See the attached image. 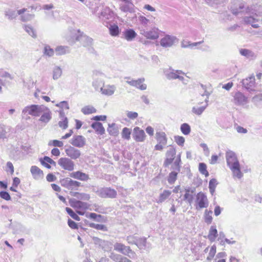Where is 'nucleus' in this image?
Segmentation results:
<instances>
[{"label":"nucleus","instance_id":"6","mask_svg":"<svg viewBox=\"0 0 262 262\" xmlns=\"http://www.w3.org/2000/svg\"><path fill=\"white\" fill-rule=\"evenodd\" d=\"M233 103L237 106L244 107L249 103V99L243 93L237 91L233 94Z\"/></svg>","mask_w":262,"mask_h":262},{"label":"nucleus","instance_id":"22","mask_svg":"<svg viewBox=\"0 0 262 262\" xmlns=\"http://www.w3.org/2000/svg\"><path fill=\"white\" fill-rule=\"evenodd\" d=\"M26 11L27 9L26 8L20 9L18 10L17 12L14 10L9 9L5 12V14L8 19L11 20L15 18L17 15H21L26 12Z\"/></svg>","mask_w":262,"mask_h":262},{"label":"nucleus","instance_id":"40","mask_svg":"<svg viewBox=\"0 0 262 262\" xmlns=\"http://www.w3.org/2000/svg\"><path fill=\"white\" fill-rule=\"evenodd\" d=\"M109 31L110 34L113 36H117L120 32L119 28L118 25L116 24L110 25L109 27Z\"/></svg>","mask_w":262,"mask_h":262},{"label":"nucleus","instance_id":"1","mask_svg":"<svg viewBox=\"0 0 262 262\" xmlns=\"http://www.w3.org/2000/svg\"><path fill=\"white\" fill-rule=\"evenodd\" d=\"M92 86L96 91H99L104 85V75L101 72L95 70L93 72Z\"/></svg>","mask_w":262,"mask_h":262},{"label":"nucleus","instance_id":"26","mask_svg":"<svg viewBox=\"0 0 262 262\" xmlns=\"http://www.w3.org/2000/svg\"><path fill=\"white\" fill-rule=\"evenodd\" d=\"M239 51L242 56L250 60H254L257 57L256 54L254 52L247 49H241Z\"/></svg>","mask_w":262,"mask_h":262},{"label":"nucleus","instance_id":"57","mask_svg":"<svg viewBox=\"0 0 262 262\" xmlns=\"http://www.w3.org/2000/svg\"><path fill=\"white\" fill-rule=\"evenodd\" d=\"M207 105L208 104H207L205 106H201L199 107H195L194 106L192 108V112L196 115H201L205 110Z\"/></svg>","mask_w":262,"mask_h":262},{"label":"nucleus","instance_id":"29","mask_svg":"<svg viewBox=\"0 0 262 262\" xmlns=\"http://www.w3.org/2000/svg\"><path fill=\"white\" fill-rule=\"evenodd\" d=\"M217 230L215 226H211L210 228L207 238L211 242H213L215 241L217 236Z\"/></svg>","mask_w":262,"mask_h":262},{"label":"nucleus","instance_id":"9","mask_svg":"<svg viewBox=\"0 0 262 262\" xmlns=\"http://www.w3.org/2000/svg\"><path fill=\"white\" fill-rule=\"evenodd\" d=\"M227 164L230 168H235L239 164L235 154L231 151L228 150L226 153Z\"/></svg>","mask_w":262,"mask_h":262},{"label":"nucleus","instance_id":"18","mask_svg":"<svg viewBox=\"0 0 262 262\" xmlns=\"http://www.w3.org/2000/svg\"><path fill=\"white\" fill-rule=\"evenodd\" d=\"M253 15L244 16L243 18L244 23L245 25H251L253 28L257 29L259 25L257 24L260 19L255 17Z\"/></svg>","mask_w":262,"mask_h":262},{"label":"nucleus","instance_id":"30","mask_svg":"<svg viewBox=\"0 0 262 262\" xmlns=\"http://www.w3.org/2000/svg\"><path fill=\"white\" fill-rule=\"evenodd\" d=\"M156 139L158 143L166 145L167 142V138L164 132H160L156 133Z\"/></svg>","mask_w":262,"mask_h":262},{"label":"nucleus","instance_id":"21","mask_svg":"<svg viewBox=\"0 0 262 262\" xmlns=\"http://www.w3.org/2000/svg\"><path fill=\"white\" fill-rule=\"evenodd\" d=\"M67 155L72 159L76 160L79 158L81 155L80 151L75 147L69 146L65 149Z\"/></svg>","mask_w":262,"mask_h":262},{"label":"nucleus","instance_id":"25","mask_svg":"<svg viewBox=\"0 0 262 262\" xmlns=\"http://www.w3.org/2000/svg\"><path fill=\"white\" fill-rule=\"evenodd\" d=\"M70 177L82 181H87L90 179L89 176L88 174L83 173L80 171L73 172L70 173Z\"/></svg>","mask_w":262,"mask_h":262},{"label":"nucleus","instance_id":"4","mask_svg":"<svg viewBox=\"0 0 262 262\" xmlns=\"http://www.w3.org/2000/svg\"><path fill=\"white\" fill-rule=\"evenodd\" d=\"M96 193L101 198L115 199L117 197V192L116 190L111 187H101L95 191Z\"/></svg>","mask_w":262,"mask_h":262},{"label":"nucleus","instance_id":"46","mask_svg":"<svg viewBox=\"0 0 262 262\" xmlns=\"http://www.w3.org/2000/svg\"><path fill=\"white\" fill-rule=\"evenodd\" d=\"M232 171L233 177H236L238 179H241L243 177V174L241 171L240 164L234 169L233 167L230 168Z\"/></svg>","mask_w":262,"mask_h":262},{"label":"nucleus","instance_id":"20","mask_svg":"<svg viewBox=\"0 0 262 262\" xmlns=\"http://www.w3.org/2000/svg\"><path fill=\"white\" fill-rule=\"evenodd\" d=\"M145 79L144 78H140L137 80H127L126 81V83L131 86L140 89V90H145L147 88V85L146 84L143 83Z\"/></svg>","mask_w":262,"mask_h":262},{"label":"nucleus","instance_id":"43","mask_svg":"<svg viewBox=\"0 0 262 262\" xmlns=\"http://www.w3.org/2000/svg\"><path fill=\"white\" fill-rule=\"evenodd\" d=\"M180 129L184 135H189L191 132V128L190 125L186 123H184L181 124Z\"/></svg>","mask_w":262,"mask_h":262},{"label":"nucleus","instance_id":"58","mask_svg":"<svg viewBox=\"0 0 262 262\" xmlns=\"http://www.w3.org/2000/svg\"><path fill=\"white\" fill-rule=\"evenodd\" d=\"M109 257L112 259L115 262H120V260H121L122 258L123 257V256L121 255H120L119 254H116L113 252H112Z\"/></svg>","mask_w":262,"mask_h":262},{"label":"nucleus","instance_id":"16","mask_svg":"<svg viewBox=\"0 0 262 262\" xmlns=\"http://www.w3.org/2000/svg\"><path fill=\"white\" fill-rule=\"evenodd\" d=\"M133 137L136 142H143L146 138L144 131L139 127H135L133 130Z\"/></svg>","mask_w":262,"mask_h":262},{"label":"nucleus","instance_id":"8","mask_svg":"<svg viewBox=\"0 0 262 262\" xmlns=\"http://www.w3.org/2000/svg\"><path fill=\"white\" fill-rule=\"evenodd\" d=\"M114 247L115 250L130 258H133L135 255V253L130 249V247L126 246L122 243H116Z\"/></svg>","mask_w":262,"mask_h":262},{"label":"nucleus","instance_id":"24","mask_svg":"<svg viewBox=\"0 0 262 262\" xmlns=\"http://www.w3.org/2000/svg\"><path fill=\"white\" fill-rule=\"evenodd\" d=\"M116 89V87L115 85H104V86L101 88L99 92L104 95L110 96L114 94Z\"/></svg>","mask_w":262,"mask_h":262},{"label":"nucleus","instance_id":"49","mask_svg":"<svg viewBox=\"0 0 262 262\" xmlns=\"http://www.w3.org/2000/svg\"><path fill=\"white\" fill-rule=\"evenodd\" d=\"M66 210L68 214L75 220L77 221H79L80 220V217L71 208L66 207Z\"/></svg>","mask_w":262,"mask_h":262},{"label":"nucleus","instance_id":"17","mask_svg":"<svg viewBox=\"0 0 262 262\" xmlns=\"http://www.w3.org/2000/svg\"><path fill=\"white\" fill-rule=\"evenodd\" d=\"M70 143L77 147H83L85 145V138L81 135H75L71 139Z\"/></svg>","mask_w":262,"mask_h":262},{"label":"nucleus","instance_id":"2","mask_svg":"<svg viewBox=\"0 0 262 262\" xmlns=\"http://www.w3.org/2000/svg\"><path fill=\"white\" fill-rule=\"evenodd\" d=\"M246 3L243 0H231L230 10L234 15H238L244 12L246 13Z\"/></svg>","mask_w":262,"mask_h":262},{"label":"nucleus","instance_id":"60","mask_svg":"<svg viewBox=\"0 0 262 262\" xmlns=\"http://www.w3.org/2000/svg\"><path fill=\"white\" fill-rule=\"evenodd\" d=\"M138 20L140 24L144 27H146L150 21L148 19L142 15L139 16Z\"/></svg>","mask_w":262,"mask_h":262},{"label":"nucleus","instance_id":"42","mask_svg":"<svg viewBox=\"0 0 262 262\" xmlns=\"http://www.w3.org/2000/svg\"><path fill=\"white\" fill-rule=\"evenodd\" d=\"M81 112L84 115L96 113V110L92 106L87 105L81 108Z\"/></svg>","mask_w":262,"mask_h":262},{"label":"nucleus","instance_id":"32","mask_svg":"<svg viewBox=\"0 0 262 262\" xmlns=\"http://www.w3.org/2000/svg\"><path fill=\"white\" fill-rule=\"evenodd\" d=\"M55 52L57 55L66 54L70 52L69 47L68 46H58L55 48Z\"/></svg>","mask_w":262,"mask_h":262},{"label":"nucleus","instance_id":"39","mask_svg":"<svg viewBox=\"0 0 262 262\" xmlns=\"http://www.w3.org/2000/svg\"><path fill=\"white\" fill-rule=\"evenodd\" d=\"M101 15L106 19H108L113 17V12L108 7H105L101 11Z\"/></svg>","mask_w":262,"mask_h":262},{"label":"nucleus","instance_id":"51","mask_svg":"<svg viewBox=\"0 0 262 262\" xmlns=\"http://www.w3.org/2000/svg\"><path fill=\"white\" fill-rule=\"evenodd\" d=\"M20 15V20L23 22H26L28 21H30L32 20L34 17V15L30 13H26L22 14Z\"/></svg>","mask_w":262,"mask_h":262},{"label":"nucleus","instance_id":"28","mask_svg":"<svg viewBox=\"0 0 262 262\" xmlns=\"http://www.w3.org/2000/svg\"><path fill=\"white\" fill-rule=\"evenodd\" d=\"M124 38L128 41H132L137 35L136 32L133 29H127L123 32Z\"/></svg>","mask_w":262,"mask_h":262},{"label":"nucleus","instance_id":"3","mask_svg":"<svg viewBox=\"0 0 262 262\" xmlns=\"http://www.w3.org/2000/svg\"><path fill=\"white\" fill-rule=\"evenodd\" d=\"M45 105L32 104L26 106L22 111V114L30 115L34 117H38L41 114Z\"/></svg>","mask_w":262,"mask_h":262},{"label":"nucleus","instance_id":"19","mask_svg":"<svg viewBox=\"0 0 262 262\" xmlns=\"http://www.w3.org/2000/svg\"><path fill=\"white\" fill-rule=\"evenodd\" d=\"M39 121L45 124L48 123L52 119V112L47 106H45L41 112Z\"/></svg>","mask_w":262,"mask_h":262},{"label":"nucleus","instance_id":"41","mask_svg":"<svg viewBox=\"0 0 262 262\" xmlns=\"http://www.w3.org/2000/svg\"><path fill=\"white\" fill-rule=\"evenodd\" d=\"M80 186L81 183L80 182L71 179L67 189L71 190H77Z\"/></svg>","mask_w":262,"mask_h":262},{"label":"nucleus","instance_id":"61","mask_svg":"<svg viewBox=\"0 0 262 262\" xmlns=\"http://www.w3.org/2000/svg\"><path fill=\"white\" fill-rule=\"evenodd\" d=\"M95 241L97 243V244H99V246L103 249H104V250H106V248H105V246H108V242L107 241H104V240H102L101 239H99L98 238H96V239L95 240Z\"/></svg>","mask_w":262,"mask_h":262},{"label":"nucleus","instance_id":"33","mask_svg":"<svg viewBox=\"0 0 262 262\" xmlns=\"http://www.w3.org/2000/svg\"><path fill=\"white\" fill-rule=\"evenodd\" d=\"M147 39L155 40L159 37V32L157 29L154 28L151 30L147 31V34L145 37Z\"/></svg>","mask_w":262,"mask_h":262},{"label":"nucleus","instance_id":"7","mask_svg":"<svg viewBox=\"0 0 262 262\" xmlns=\"http://www.w3.org/2000/svg\"><path fill=\"white\" fill-rule=\"evenodd\" d=\"M246 13L258 17L262 16V4L258 2L246 7Z\"/></svg>","mask_w":262,"mask_h":262},{"label":"nucleus","instance_id":"15","mask_svg":"<svg viewBox=\"0 0 262 262\" xmlns=\"http://www.w3.org/2000/svg\"><path fill=\"white\" fill-rule=\"evenodd\" d=\"M178 41L176 37L172 35H166L161 38L160 40V45L163 48H169Z\"/></svg>","mask_w":262,"mask_h":262},{"label":"nucleus","instance_id":"56","mask_svg":"<svg viewBox=\"0 0 262 262\" xmlns=\"http://www.w3.org/2000/svg\"><path fill=\"white\" fill-rule=\"evenodd\" d=\"M55 51L51 48V47L48 45H46L44 47V54L49 56L51 57L53 56L54 54Z\"/></svg>","mask_w":262,"mask_h":262},{"label":"nucleus","instance_id":"64","mask_svg":"<svg viewBox=\"0 0 262 262\" xmlns=\"http://www.w3.org/2000/svg\"><path fill=\"white\" fill-rule=\"evenodd\" d=\"M174 141L177 143V144L181 146H183L184 145L185 142V138L180 136H175L174 137Z\"/></svg>","mask_w":262,"mask_h":262},{"label":"nucleus","instance_id":"52","mask_svg":"<svg viewBox=\"0 0 262 262\" xmlns=\"http://www.w3.org/2000/svg\"><path fill=\"white\" fill-rule=\"evenodd\" d=\"M199 171L206 177L209 176V173L207 170V166L204 163H200L199 166Z\"/></svg>","mask_w":262,"mask_h":262},{"label":"nucleus","instance_id":"14","mask_svg":"<svg viewBox=\"0 0 262 262\" xmlns=\"http://www.w3.org/2000/svg\"><path fill=\"white\" fill-rule=\"evenodd\" d=\"M176 155V148L170 146L167 150L165 156L166 159L164 162V165L165 167L169 166L172 163Z\"/></svg>","mask_w":262,"mask_h":262},{"label":"nucleus","instance_id":"50","mask_svg":"<svg viewBox=\"0 0 262 262\" xmlns=\"http://www.w3.org/2000/svg\"><path fill=\"white\" fill-rule=\"evenodd\" d=\"M186 193H185L184 195V199L183 200L184 201H187L188 203L190 204H191L192 202L193 196L192 194H190L189 193L190 192V189H185Z\"/></svg>","mask_w":262,"mask_h":262},{"label":"nucleus","instance_id":"27","mask_svg":"<svg viewBox=\"0 0 262 262\" xmlns=\"http://www.w3.org/2000/svg\"><path fill=\"white\" fill-rule=\"evenodd\" d=\"M30 171L34 179L39 180L43 178V171L36 166H32L31 167Z\"/></svg>","mask_w":262,"mask_h":262},{"label":"nucleus","instance_id":"34","mask_svg":"<svg viewBox=\"0 0 262 262\" xmlns=\"http://www.w3.org/2000/svg\"><path fill=\"white\" fill-rule=\"evenodd\" d=\"M10 131V127L3 124H0V139H5Z\"/></svg>","mask_w":262,"mask_h":262},{"label":"nucleus","instance_id":"13","mask_svg":"<svg viewBox=\"0 0 262 262\" xmlns=\"http://www.w3.org/2000/svg\"><path fill=\"white\" fill-rule=\"evenodd\" d=\"M242 83L243 87L249 92L255 90V82L254 75H251L248 78L243 79Z\"/></svg>","mask_w":262,"mask_h":262},{"label":"nucleus","instance_id":"48","mask_svg":"<svg viewBox=\"0 0 262 262\" xmlns=\"http://www.w3.org/2000/svg\"><path fill=\"white\" fill-rule=\"evenodd\" d=\"M216 252V247L215 245H213L211 246L209 250V254L206 258V260L208 261H211L214 257V255H215Z\"/></svg>","mask_w":262,"mask_h":262},{"label":"nucleus","instance_id":"5","mask_svg":"<svg viewBox=\"0 0 262 262\" xmlns=\"http://www.w3.org/2000/svg\"><path fill=\"white\" fill-rule=\"evenodd\" d=\"M209 205V201L207 195L203 192H199L196 195L195 207L197 210L207 208Z\"/></svg>","mask_w":262,"mask_h":262},{"label":"nucleus","instance_id":"54","mask_svg":"<svg viewBox=\"0 0 262 262\" xmlns=\"http://www.w3.org/2000/svg\"><path fill=\"white\" fill-rule=\"evenodd\" d=\"M90 227L95 228L97 230H101L103 231H106L107 230V227L104 225L102 224L91 223L90 224Z\"/></svg>","mask_w":262,"mask_h":262},{"label":"nucleus","instance_id":"23","mask_svg":"<svg viewBox=\"0 0 262 262\" xmlns=\"http://www.w3.org/2000/svg\"><path fill=\"white\" fill-rule=\"evenodd\" d=\"M70 203L72 207L77 209L84 210L88 208V203L79 200L75 199L71 200Z\"/></svg>","mask_w":262,"mask_h":262},{"label":"nucleus","instance_id":"31","mask_svg":"<svg viewBox=\"0 0 262 262\" xmlns=\"http://www.w3.org/2000/svg\"><path fill=\"white\" fill-rule=\"evenodd\" d=\"M91 127L94 129L98 134L100 135L104 134L105 129L101 123L99 122H93L91 125Z\"/></svg>","mask_w":262,"mask_h":262},{"label":"nucleus","instance_id":"10","mask_svg":"<svg viewBox=\"0 0 262 262\" xmlns=\"http://www.w3.org/2000/svg\"><path fill=\"white\" fill-rule=\"evenodd\" d=\"M58 165L63 169L71 171L74 169V163L68 158H61L58 161Z\"/></svg>","mask_w":262,"mask_h":262},{"label":"nucleus","instance_id":"35","mask_svg":"<svg viewBox=\"0 0 262 262\" xmlns=\"http://www.w3.org/2000/svg\"><path fill=\"white\" fill-rule=\"evenodd\" d=\"M146 238L138 237L136 242V245L140 249H145L146 247Z\"/></svg>","mask_w":262,"mask_h":262},{"label":"nucleus","instance_id":"47","mask_svg":"<svg viewBox=\"0 0 262 262\" xmlns=\"http://www.w3.org/2000/svg\"><path fill=\"white\" fill-rule=\"evenodd\" d=\"M131 130L129 128L124 127L122 129L121 135L124 139L129 140L130 139Z\"/></svg>","mask_w":262,"mask_h":262},{"label":"nucleus","instance_id":"44","mask_svg":"<svg viewBox=\"0 0 262 262\" xmlns=\"http://www.w3.org/2000/svg\"><path fill=\"white\" fill-rule=\"evenodd\" d=\"M179 172L177 171H172L170 172L168 176V182L170 184H173L177 179L178 174Z\"/></svg>","mask_w":262,"mask_h":262},{"label":"nucleus","instance_id":"55","mask_svg":"<svg viewBox=\"0 0 262 262\" xmlns=\"http://www.w3.org/2000/svg\"><path fill=\"white\" fill-rule=\"evenodd\" d=\"M24 29L25 31L32 37L36 38V34L34 30V29L31 26L29 25H25Z\"/></svg>","mask_w":262,"mask_h":262},{"label":"nucleus","instance_id":"59","mask_svg":"<svg viewBox=\"0 0 262 262\" xmlns=\"http://www.w3.org/2000/svg\"><path fill=\"white\" fill-rule=\"evenodd\" d=\"M181 163L174 161L171 166V169L173 171L179 172L181 170Z\"/></svg>","mask_w":262,"mask_h":262},{"label":"nucleus","instance_id":"38","mask_svg":"<svg viewBox=\"0 0 262 262\" xmlns=\"http://www.w3.org/2000/svg\"><path fill=\"white\" fill-rule=\"evenodd\" d=\"M71 194L72 195L76 197L80 200L88 201L90 199V196L89 194L84 193H79L77 192H73Z\"/></svg>","mask_w":262,"mask_h":262},{"label":"nucleus","instance_id":"62","mask_svg":"<svg viewBox=\"0 0 262 262\" xmlns=\"http://www.w3.org/2000/svg\"><path fill=\"white\" fill-rule=\"evenodd\" d=\"M86 217L88 218H90L91 219H92L93 220L99 222V220L98 219V218H101L102 216L100 214H97L95 213H88L86 214Z\"/></svg>","mask_w":262,"mask_h":262},{"label":"nucleus","instance_id":"36","mask_svg":"<svg viewBox=\"0 0 262 262\" xmlns=\"http://www.w3.org/2000/svg\"><path fill=\"white\" fill-rule=\"evenodd\" d=\"M171 192L170 190H165L160 194L159 200L157 201L158 203H162L164 202L170 195Z\"/></svg>","mask_w":262,"mask_h":262},{"label":"nucleus","instance_id":"11","mask_svg":"<svg viewBox=\"0 0 262 262\" xmlns=\"http://www.w3.org/2000/svg\"><path fill=\"white\" fill-rule=\"evenodd\" d=\"M165 75L167 79L169 80L178 79L181 81H183L184 79V77L181 76V74L183 73L180 70H174L173 69H169L164 71Z\"/></svg>","mask_w":262,"mask_h":262},{"label":"nucleus","instance_id":"45","mask_svg":"<svg viewBox=\"0 0 262 262\" xmlns=\"http://www.w3.org/2000/svg\"><path fill=\"white\" fill-rule=\"evenodd\" d=\"M212 210H206L204 213V220L205 223H206L207 224H210L212 221Z\"/></svg>","mask_w":262,"mask_h":262},{"label":"nucleus","instance_id":"12","mask_svg":"<svg viewBox=\"0 0 262 262\" xmlns=\"http://www.w3.org/2000/svg\"><path fill=\"white\" fill-rule=\"evenodd\" d=\"M77 33L78 35L76 37V41L80 42L83 47H88L92 45V38L84 34L79 30L77 31Z\"/></svg>","mask_w":262,"mask_h":262},{"label":"nucleus","instance_id":"53","mask_svg":"<svg viewBox=\"0 0 262 262\" xmlns=\"http://www.w3.org/2000/svg\"><path fill=\"white\" fill-rule=\"evenodd\" d=\"M133 7V3H132V4H125L124 5H121L120 9L122 11L124 12H132Z\"/></svg>","mask_w":262,"mask_h":262},{"label":"nucleus","instance_id":"37","mask_svg":"<svg viewBox=\"0 0 262 262\" xmlns=\"http://www.w3.org/2000/svg\"><path fill=\"white\" fill-rule=\"evenodd\" d=\"M62 71L60 67L55 66L53 69V78L54 80L58 79L62 75Z\"/></svg>","mask_w":262,"mask_h":262},{"label":"nucleus","instance_id":"63","mask_svg":"<svg viewBox=\"0 0 262 262\" xmlns=\"http://www.w3.org/2000/svg\"><path fill=\"white\" fill-rule=\"evenodd\" d=\"M48 145L49 146H54L55 147H61L63 146V143L62 141L57 140H53L49 141Z\"/></svg>","mask_w":262,"mask_h":262}]
</instances>
